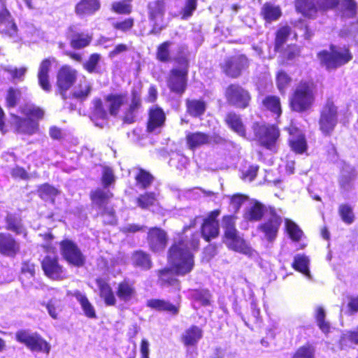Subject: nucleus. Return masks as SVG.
Returning <instances> with one entry per match:
<instances>
[{
    "label": "nucleus",
    "mask_w": 358,
    "mask_h": 358,
    "mask_svg": "<svg viewBox=\"0 0 358 358\" xmlns=\"http://www.w3.org/2000/svg\"><path fill=\"white\" fill-rule=\"evenodd\" d=\"M96 283L100 290V296L104 299L106 304L115 305L116 299L109 285L102 279L96 280Z\"/></svg>",
    "instance_id": "nucleus-35"
},
{
    "label": "nucleus",
    "mask_w": 358,
    "mask_h": 358,
    "mask_svg": "<svg viewBox=\"0 0 358 358\" xmlns=\"http://www.w3.org/2000/svg\"><path fill=\"white\" fill-rule=\"evenodd\" d=\"M132 0H120L111 4V10L122 15H128L132 10Z\"/></svg>",
    "instance_id": "nucleus-49"
},
{
    "label": "nucleus",
    "mask_w": 358,
    "mask_h": 358,
    "mask_svg": "<svg viewBox=\"0 0 358 358\" xmlns=\"http://www.w3.org/2000/svg\"><path fill=\"white\" fill-rule=\"evenodd\" d=\"M268 211L269 208L257 200H251L245 208L243 217L248 221L257 222Z\"/></svg>",
    "instance_id": "nucleus-18"
},
{
    "label": "nucleus",
    "mask_w": 358,
    "mask_h": 358,
    "mask_svg": "<svg viewBox=\"0 0 358 358\" xmlns=\"http://www.w3.org/2000/svg\"><path fill=\"white\" fill-rule=\"evenodd\" d=\"M290 34V28L288 26L281 28L276 34L275 50H279L286 41L287 37Z\"/></svg>",
    "instance_id": "nucleus-63"
},
{
    "label": "nucleus",
    "mask_w": 358,
    "mask_h": 358,
    "mask_svg": "<svg viewBox=\"0 0 358 358\" xmlns=\"http://www.w3.org/2000/svg\"><path fill=\"white\" fill-rule=\"evenodd\" d=\"M156 201V194L154 192H148L141 194L136 199L138 206L142 209H147L154 205Z\"/></svg>",
    "instance_id": "nucleus-56"
},
{
    "label": "nucleus",
    "mask_w": 358,
    "mask_h": 358,
    "mask_svg": "<svg viewBox=\"0 0 358 358\" xmlns=\"http://www.w3.org/2000/svg\"><path fill=\"white\" fill-rule=\"evenodd\" d=\"M98 214L103 217V222L105 224H115L116 223V216L113 208L108 207L104 210L98 212Z\"/></svg>",
    "instance_id": "nucleus-64"
},
{
    "label": "nucleus",
    "mask_w": 358,
    "mask_h": 358,
    "mask_svg": "<svg viewBox=\"0 0 358 358\" xmlns=\"http://www.w3.org/2000/svg\"><path fill=\"white\" fill-rule=\"evenodd\" d=\"M253 130L256 138L262 145L273 150L280 136L278 129L274 125H266L255 123Z\"/></svg>",
    "instance_id": "nucleus-9"
},
{
    "label": "nucleus",
    "mask_w": 358,
    "mask_h": 358,
    "mask_svg": "<svg viewBox=\"0 0 358 358\" xmlns=\"http://www.w3.org/2000/svg\"><path fill=\"white\" fill-rule=\"evenodd\" d=\"M187 144L189 149H194L210 142V136L202 132L189 133L186 136Z\"/></svg>",
    "instance_id": "nucleus-28"
},
{
    "label": "nucleus",
    "mask_w": 358,
    "mask_h": 358,
    "mask_svg": "<svg viewBox=\"0 0 358 358\" xmlns=\"http://www.w3.org/2000/svg\"><path fill=\"white\" fill-rule=\"evenodd\" d=\"M15 340L24 344L32 352L49 354L51 346L39 334L28 329H20L15 333Z\"/></svg>",
    "instance_id": "nucleus-6"
},
{
    "label": "nucleus",
    "mask_w": 358,
    "mask_h": 358,
    "mask_svg": "<svg viewBox=\"0 0 358 358\" xmlns=\"http://www.w3.org/2000/svg\"><path fill=\"white\" fill-rule=\"evenodd\" d=\"M61 255L69 263L80 267L85 263V257L78 245L71 240L65 239L60 242Z\"/></svg>",
    "instance_id": "nucleus-11"
},
{
    "label": "nucleus",
    "mask_w": 358,
    "mask_h": 358,
    "mask_svg": "<svg viewBox=\"0 0 358 358\" xmlns=\"http://www.w3.org/2000/svg\"><path fill=\"white\" fill-rule=\"evenodd\" d=\"M172 43L165 41L162 43L157 50V59L162 62H167L171 60L169 48Z\"/></svg>",
    "instance_id": "nucleus-55"
},
{
    "label": "nucleus",
    "mask_w": 358,
    "mask_h": 358,
    "mask_svg": "<svg viewBox=\"0 0 358 358\" xmlns=\"http://www.w3.org/2000/svg\"><path fill=\"white\" fill-rule=\"evenodd\" d=\"M13 124L16 130L20 134L32 135L38 129V122L31 117L22 118L18 116H13Z\"/></svg>",
    "instance_id": "nucleus-21"
},
{
    "label": "nucleus",
    "mask_w": 358,
    "mask_h": 358,
    "mask_svg": "<svg viewBox=\"0 0 358 358\" xmlns=\"http://www.w3.org/2000/svg\"><path fill=\"white\" fill-rule=\"evenodd\" d=\"M338 108L331 99H328L320 111V130L325 136H329L338 124Z\"/></svg>",
    "instance_id": "nucleus-8"
},
{
    "label": "nucleus",
    "mask_w": 358,
    "mask_h": 358,
    "mask_svg": "<svg viewBox=\"0 0 358 358\" xmlns=\"http://www.w3.org/2000/svg\"><path fill=\"white\" fill-rule=\"evenodd\" d=\"M101 3L99 0H80L76 6V13L82 17L94 14L99 10Z\"/></svg>",
    "instance_id": "nucleus-24"
},
{
    "label": "nucleus",
    "mask_w": 358,
    "mask_h": 358,
    "mask_svg": "<svg viewBox=\"0 0 358 358\" xmlns=\"http://www.w3.org/2000/svg\"><path fill=\"white\" fill-rule=\"evenodd\" d=\"M115 181L113 171L110 167L105 166L103 169L101 182L103 188L107 189Z\"/></svg>",
    "instance_id": "nucleus-62"
},
{
    "label": "nucleus",
    "mask_w": 358,
    "mask_h": 358,
    "mask_svg": "<svg viewBox=\"0 0 358 358\" xmlns=\"http://www.w3.org/2000/svg\"><path fill=\"white\" fill-rule=\"evenodd\" d=\"M225 96L229 104L237 108L248 106L251 96L248 90L238 85H230L226 90Z\"/></svg>",
    "instance_id": "nucleus-10"
},
{
    "label": "nucleus",
    "mask_w": 358,
    "mask_h": 358,
    "mask_svg": "<svg viewBox=\"0 0 358 358\" xmlns=\"http://www.w3.org/2000/svg\"><path fill=\"white\" fill-rule=\"evenodd\" d=\"M148 241L150 248L153 252L162 251L167 243L166 233L158 227L151 228L148 233Z\"/></svg>",
    "instance_id": "nucleus-17"
},
{
    "label": "nucleus",
    "mask_w": 358,
    "mask_h": 358,
    "mask_svg": "<svg viewBox=\"0 0 358 358\" xmlns=\"http://www.w3.org/2000/svg\"><path fill=\"white\" fill-rule=\"evenodd\" d=\"M262 15L267 21H276L282 15L279 6L271 3H265L262 8Z\"/></svg>",
    "instance_id": "nucleus-40"
},
{
    "label": "nucleus",
    "mask_w": 358,
    "mask_h": 358,
    "mask_svg": "<svg viewBox=\"0 0 358 358\" xmlns=\"http://www.w3.org/2000/svg\"><path fill=\"white\" fill-rule=\"evenodd\" d=\"M264 108L270 110L276 117L282 113L280 98L276 96H267L262 101Z\"/></svg>",
    "instance_id": "nucleus-39"
},
{
    "label": "nucleus",
    "mask_w": 358,
    "mask_h": 358,
    "mask_svg": "<svg viewBox=\"0 0 358 358\" xmlns=\"http://www.w3.org/2000/svg\"><path fill=\"white\" fill-rule=\"evenodd\" d=\"M352 54L345 46L340 47L331 45L330 51L323 50L317 54V58L322 66L328 71L336 69L348 64L352 59Z\"/></svg>",
    "instance_id": "nucleus-4"
},
{
    "label": "nucleus",
    "mask_w": 358,
    "mask_h": 358,
    "mask_svg": "<svg viewBox=\"0 0 358 358\" xmlns=\"http://www.w3.org/2000/svg\"><path fill=\"white\" fill-rule=\"evenodd\" d=\"M111 115H117L119 110L127 101L126 94H112L108 95L106 99Z\"/></svg>",
    "instance_id": "nucleus-27"
},
{
    "label": "nucleus",
    "mask_w": 358,
    "mask_h": 358,
    "mask_svg": "<svg viewBox=\"0 0 358 358\" xmlns=\"http://www.w3.org/2000/svg\"><path fill=\"white\" fill-rule=\"evenodd\" d=\"M350 344L358 345V327L353 331H347L341 337L340 346L341 349H344Z\"/></svg>",
    "instance_id": "nucleus-52"
},
{
    "label": "nucleus",
    "mask_w": 358,
    "mask_h": 358,
    "mask_svg": "<svg viewBox=\"0 0 358 358\" xmlns=\"http://www.w3.org/2000/svg\"><path fill=\"white\" fill-rule=\"evenodd\" d=\"M0 34L17 42L22 39V34L19 32L16 24H0Z\"/></svg>",
    "instance_id": "nucleus-41"
},
{
    "label": "nucleus",
    "mask_w": 358,
    "mask_h": 358,
    "mask_svg": "<svg viewBox=\"0 0 358 358\" xmlns=\"http://www.w3.org/2000/svg\"><path fill=\"white\" fill-rule=\"evenodd\" d=\"M45 308L50 316L53 319H57L62 309V302L58 299H52L45 303Z\"/></svg>",
    "instance_id": "nucleus-60"
},
{
    "label": "nucleus",
    "mask_w": 358,
    "mask_h": 358,
    "mask_svg": "<svg viewBox=\"0 0 358 358\" xmlns=\"http://www.w3.org/2000/svg\"><path fill=\"white\" fill-rule=\"evenodd\" d=\"M74 296L81 305V307L85 315L90 318H95L96 313L94 308L93 306L90 303L86 296L81 293L80 292L77 291L75 292Z\"/></svg>",
    "instance_id": "nucleus-42"
},
{
    "label": "nucleus",
    "mask_w": 358,
    "mask_h": 358,
    "mask_svg": "<svg viewBox=\"0 0 358 358\" xmlns=\"http://www.w3.org/2000/svg\"><path fill=\"white\" fill-rule=\"evenodd\" d=\"M178 55L173 58L179 65V68L173 69L169 73L167 80V85L171 91L182 94L185 92L187 87V74H188V59L185 53V48L180 47Z\"/></svg>",
    "instance_id": "nucleus-2"
},
{
    "label": "nucleus",
    "mask_w": 358,
    "mask_h": 358,
    "mask_svg": "<svg viewBox=\"0 0 358 358\" xmlns=\"http://www.w3.org/2000/svg\"><path fill=\"white\" fill-rule=\"evenodd\" d=\"M187 108L189 115L199 117L204 113L206 106L203 101L192 99L187 101Z\"/></svg>",
    "instance_id": "nucleus-43"
},
{
    "label": "nucleus",
    "mask_w": 358,
    "mask_h": 358,
    "mask_svg": "<svg viewBox=\"0 0 358 358\" xmlns=\"http://www.w3.org/2000/svg\"><path fill=\"white\" fill-rule=\"evenodd\" d=\"M225 121L228 126L240 136L245 134V127L240 115L231 112L227 115Z\"/></svg>",
    "instance_id": "nucleus-34"
},
{
    "label": "nucleus",
    "mask_w": 358,
    "mask_h": 358,
    "mask_svg": "<svg viewBox=\"0 0 358 358\" xmlns=\"http://www.w3.org/2000/svg\"><path fill=\"white\" fill-rule=\"evenodd\" d=\"M132 264L134 266L143 270H148L152 267V261L149 254L138 250L133 253L131 257Z\"/></svg>",
    "instance_id": "nucleus-32"
},
{
    "label": "nucleus",
    "mask_w": 358,
    "mask_h": 358,
    "mask_svg": "<svg viewBox=\"0 0 358 358\" xmlns=\"http://www.w3.org/2000/svg\"><path fill=\"white\" fill-rule=\"evenodd\" d=\"M151 20H157L158 15H162L165 9V0H156L148 5Z\"/></svg>",
    "instance_id": "nucleus-53"
},
{
    "label": "nucleus",
    "mask_w": 358,
    "mask_h": 358,
    "mask_svg": "<svg viewBox=\"0 0 358 358\" xmlns=\"http://www.w3.org/2000/svg\"><path fill=\"white\" fill-rule=\"evenodd\" d=\"M290 146L296 153H303L306 150V141L302 134L297 136H292L289 139Z\"/></svg>",
    "instance_id": "nucleus-54"
},
{
    "label": "nucleus",
    "mask_w": 358,
    "mask_h": 358,
    "mask_svg": "<svg viewBox=\"0 0 358 358\" xmlns=\"http://www.w3.org/2000/svg\"><path fill=\"white\" fill-rule=\"evenodd\" d=\"M285 225L290 238L295 241H299L303 235V231L294 222L288 219L285 220Z\"/></svg>",
    "instance_id": "nucleus-59"
},
{
    "label": "nucleus",
    "mask_w": 358,
    "mask_h": 358,
    "mask_svg": "<svg viewBox=\"0 0 358 358\" xmlns=\"http://www.w3.org/2000/svg\"><path fill=\"white\" fill-rule=\"evenodd\" d=\"M135 290L129 283L123 282L118 285L116 294L117 297L124 301H128L134 296Z\"/></svg>",
    "instance_id": "nucleus-45"
},
{
    "label": "nucleus",
    "mask_w": 358,
    "mask_h": 358,
    "mask_svg": "<svg viewBox=\"0 0 358 358\" xmlns=\"http://www.w3.org/2000/svg\"><path fill=\"white\" fill-rule=\"evenodd\" d=\"M201 234L206 241L217 237L219 234L218 222L204 221L201 227Z\"/></svg>",
    "instance_id": "nucleus-38"
},
{
    "label": "nucleus",
    "mask_w": 358,
    "mask_h": 358,
    "mask_svg": "<svg viewBox=\"0 0 358 358\" xmlns=\"http://www.w3.org/2000/svg\"><path fill=\"white\" fill-rule=\"evenodd\" d=\"M356 177L355 171L350 166L343 167L339 179V185L343 194L349 193L354 189V180Z\"/></svg>",
    "instance_id": "nucleus-23"
},
{
    "label": "nucleus",
    "mask_w": 358,
    "mask_h": 358,
    "mask_svg": "<svg viewBox=\"0 0 358 358\" xmlns=\"http://www.w3.org/2000/svg\"><path fill=\"white\" fill-rule=\"evenodd\" d=\"M92 40L88 34H75L71 36V45L73 48L80 49L87 46Z\"/></svg>",
    "instance_id": "nucleus-50"
},
{
    "label": "nucleus",
    "mask_w": 358,
    "mask_h": 358,
    "mask_svg": "<svg viewBox=\"0 0 358 358\" xmlns=\"http://www.w3.org/2000/svg\"><path fill=\"white\" fill-rule=\"evenodd\" d=\"M203 331L197 326H192L186 329L182 335V341L185 345H194L201 338Z\"/></svg>",
    "instance_id": "nucleus-29"
},
{
    "label": "nucleus",
    "mask_w": 358,
    "mask_h": 358,
    "mask_svg": "<svg viewBox=\"0 0 358 358\" xmlns=\"http://www.w3.org/2000/svg\"><path fill=\"white\" fill-rule=\"evenodd\" d=\"M316 89L312 82H301L290 98V107L292 110L303 113L309 110L313 105Z\"/></svg>",
    "instance_id": "nucleus-3"
},
{
    "label": "nucleus",
    "mask_w": 358,
    "mask_h": 358,
    "mask_svg": "<svg viewBox=\"0 0 358 358\" xmlns=\"http://www.w3.org/2000/svg\"><path fill=\"white\" fill-rule=\"evenodd\" d=\"M19 243L9 234L0 233V252L13 257L19 251Z\"/></svg>",
    "instance_id": "nucleus-22"
},
{
    "label": "nucleus",
    "mask_w": 358,
    "mask_h": 358,
    "mask_svg": "<svg viewBox=\"0 0 358 358\" xmlns=\"http://www.w3.org/2000/svg\"><path fill=\"white\" fill-rule=\"evenodd\" d=\"M6 221L7 224V229L12 231L17 234L24 233V229L19 216L13 214H8L6 217Z\"/></svg>",
    "instance_id": "nucleus-44"
},
{
    "label": "nucleus",
    "mask_w": 358,
    "mask_h": 358,
    "mask_svg": "<svg viewBox=\"0 0 358 358\" xmlns=\"http://www.w3.org/2000/svg\"><path fill=\"white\" fill-rule=\"evenodd\" d=\"M338 10L341 15L346 18H353L358 10V3L355 0H339Z\"/></svg>",
    "instance_id": "nucleus-30"
},
{
    "label": "nucleus",
    "mask_w": 358,
    "mask_h": 358,
    "mask_svg": "<svg viewBox=\"0 0 358 358\" xmlns=\"http://www.w3.org/2000/svg\"><path fill=\"white\" fill-rule=\"evenodd\" d=\"M91 92V85L85 78L80 80V83L75 87L73 96L78 99H86Z\"/></svg>",
    "instance_id": "nucleus-46"
},
{
    "label": "nucleus",
    "mask_w": 358,
    "mask_h": 358,
    "mask_svg": "<svg viewBox=\"0 0 358 358\" xmlns=\"http://www.w3.org/2000/svg\"><path fill=\"white\" fill-rule=\"evenodd\" d=\"M60 193V192L55 187L45 183L38 188V194L41 199L44 201H50L52 203L55 202V197Z\"/></svg>",
    "instance_id": "nucleus-37"
},
{
    "label": "nucleus",
    "mask_w": 358,
    "mask_h": 358,
    "mask_svg": "<svg viewBox=\"0 0 358 358\" xmlns=\"http://www.w3.org/2000/svg\"><path fill=\"white\" fill-rule=\"evenodd\" d=\"M41 266L45 274L53 280H60L64 278V270L55 254L47 255L41 262Z\"/></svg>",
    "instance_id": "nucleus-14"
},
{
    "label": "nucleus",
    "mask_w": 358,
    "mask_h": 358,
    "mask_svg": "<svg viewBox=\"0 0 358 358\" xmlns=\"http://www.w3.org/2000/svg\"><path fill=\"white\" fill-rule=\"evenodd\" d=\"M222 227L224 229V242L225 244L235 251L245 252V242L238 235V232L236 229L234 217L231 215L224 216Z\"/></svg>",
    "instance_id": "nucleus-5"
},
{
    "label": "nucleus",
    "mask_w": 358,
    "mask_h": 358,
    "mask_svg": "<svg viewBox=\"0 0 358 358\" xmlns=\"http://www.w3.org/2000/svg\"><path fill=\"white\" fill-rule=\"evenodd\" d=\"M281 223V217L277 215L274 208L269 207L268 217L259 225L258 229L264 234L268 241H273L277 236Z\"/></svg>",
    "instance_id": "nucleus-12"
},
{
    "label": "nucleus",
    "mask_w": 358,
    "mask_h": 358,
    "mask_svg": "<svg viewBox=\"0 0 358 358\" xmlns=\"http://www.w3.org/2000/svg\"><path fill=\"white\" fill-rule=\"evenodd\" d=\"M113 196V193L109 189L105 188H97L90 192L92 206L97 212L110 207L108 203Z\"/></svg>",
    "instance_id": "nucleus-19"
},
{
    "label": "nucleus",
    "mask_w": 358,
    "mask_h": 358,
    "mask_svg": "<svg viewBox=\"0 0 358 358\" xmlns=\"http://www.w3.org/2000/svg\"><path fill=\"white\" fill-rule=\"evenodd\" d=\"M136 186L141 189L148 188L153 181V176L147 171L141 168L133 169Z\"/></svg>",
    "instance_id": "nucleus-31"
},
{
    "label": "nucleus",
    "mask_w": 358,
    "mask_h": 358,
    "mask_svg": "<svg viewBox=\"0 0 358 358\" xmlns=\"http://www.w3.org/2000/svg\"><path fill=\"white\" fill-rule=\"evenodd\" d=\"M76 78V71L70 66H64L59 70L57 85L64 99H66V92L74 84Z\"/></svg>",
    "instance_id": "nucleus-15"
},
{
    "label": "nucleus",
    "mask_w": 358,
    "mask_h": 358,
    "mask_svg": "<svg viewBox=\"0 0 358 358\" xmlns=\"http://www.w3.org/2000/svg\"><path fill=\"white\" fill-rule=\"evenodd\" d=\"M147 305L151 308L159 311H166L173 315H176L178 313V309L176 306L164 300L150 299L148 301Z\"/></svg>",
    "instance_id": "nucleus-33"
},
{
    "label": "nucleus",
    "mask_w": 358,
    "mask_h": 358,
    "mask_svg": "<svg viewBox=\"0 0 358 358\" xmlns=\"http://www.w3.org/2000/svg\"><path fill=\"white\" fill-rule=\"evenodd\" d=\"M148 115L147 131L155 134H159L166 120L164 112L159 107L155 106L150 108Z\"/></svg>",
    "instance_id": "nucleus-16"
},
{
    "label": "nucleus",
    "mask_w": 358,
    "mask_h": 358,
    "mask_svg": "<svg viewBox=\"0 0 358 358\" xmlns=\"http://www.w3.org/2000/svg\"><path fill=\"white\" fill-rule=\"evenodd\" d=\"M192 299L201 306H208L210 304V294L207 289H195L191 292Z\"/></svg>",
    "instance_id": "nucleus-51"
},
{
    "label": "nucleus",
    "mask_w": 358,
    "mask_h": 358,
    "mask_svg": "<svg viewBox=\"0 0 358 358\" xmlns=\"http://www.w3.org/2000/svg\"><path fill=\"white\" fill-rule=\"evenodd\" d=\"M141 105V100L138 93L133 90L132 99L129 108L124 112L122 120L124 123L131 124L135 121L136 113Z\"/></svg>",
    "instance_id": "nucleus-26"
},
{
    "label": "nucleus",
    "mask_w": 358,
    "mask_h": 358,
    "mask_svg": "<svg viewBox=\"0 0 358 358\" xmlns=\"http://www.w3.org/2000/svg\"><path fill=\"white\" fill-rule=\"evenodd\" d=\"M20 91L13 87L9 88L6 97V105L9 108L15 107L20 99Z\"/></svg>",
    "instance_id": "nucleus-61"
},
{
    "label": "nucleus",
    "mask_w": 358,
    "mask_h": 358,
    "mask_svg": "<svg viewBox=\"0 0 358 358\" xmlns=\"http://www.w3.org/2000/svg\"><path fill=\"white\" fill-rule=\"evenodd\" d=\"M197 6V0H186L183 9L178 15V20H187L193 14Z\"/></svg>",
    "instance_id": "nucleus-58"
},
{
    "label": "nucleus",
    "mask_w": 358,
    "mask_h": 358,
    "mask_svg": "<svg viewBox=\"0 0 358 358\" xmlns=\"http://www.w3.org/2000/svg\"><path fill=\"white\" fill-rule=\"evenodd\" d=\"M198 245L199 239L193 238L189 244L181 239L171 247L169 260L178 274L185 275L192 270L194 259L189 250L190 248L195 249Z\"/></svg>",
    "instance_id": "nucleus-1"
},
{
    "label": "nucleus",
    "mask_w": 358,
    "mask_h": 358,
    "mask_svg": "<svg viewBox=\"0 0 358 358\" xmlns=\"http://www.w3.org/2000/svg\"><path fill=\"white\" fill-rule=\"evenodd\" d=\"M159 281L162 286H173L178 287L179 283L170 269H164L159 271Z\"/></svg>",
    "instance_id": "nucleus-47"
},
{
    "label": "nucleus",
    "mask_w": 358,
    "mask_h": 358,
    "mask_svg": "<svg viewBox=\"0 0 358 358\" xmlns=\"http://www.w3.org/2000/svg\"><path fill=\"white\" fill-rule=\"evenodd\" d=\"M292 358H315V350L311 345H305L296 350Z\"/></svg>",
    "instance_id": "nucleus-57"
},
{
    "label": "nucleus",
    "mask_w": 358,
    "mask_h": 358,
    "mask_svg": "<svg viewBox=\"0 0 358 358\" xmlns=\"http://www.w3.org/2000/svg\"><path fill=\"white\" fill-rule=\"evenodd\" d=\"M338 214L342 221L347 224H351L355 221L353 208L348 203H343L338 206Z\"/></svg>",
    "instance_id": "nucleus-48"
},
{
    "label": "nucleus",
    "mask_w": 358,
    "mask_h": 358,
    "mask_svg": "<svg viewBox=\"0 0 358 358\" xmlns=\"http://www.w3.org/2000/svg\"><path fill=\"white\" fill-rule=\"evenodd\" d=\"M309 262L308 257L299 254L294 257L292 266L295 270L303 273L308 279H310L311 275L308 268Z\"/></svg>",
    "instance_id": "nucleus-36"
},
{
    "label": "nucleus",
    "mask_w": 358,
    "mask_h": 358,
    "mask_svg": "<svg viewBox=\"0 0 358 358\" xmlns=\"http://www.w3.org/2000/svg\"><path fill=\"white\" fill-rule=\"evenodd\" d=\"M90 117L96 127H103L105 121L108 118V111L100 99L93 100Z\"/></svg>",
    "instance_id": "nucleus-20"
},
{
    "label": "nucleus",
    "mask_w": 358,
    "mask_h": 358,
    "mask_svg": "<svg viewBox=\"0 0 358 358\" xmlns=\"http://www.w3.org/2000/svg\"><path fill=\"white\" fill-rule=\"evenodd\" d=\"M248 60L245 55H236L224 60L222 69L226 75L231 78H238L242 71L248 68Z\"/></svg>",
    "instance_id": "nucleus-13"
},
{
    "label": "nucleus",
    "mask_w": 358,
    "mask_h": 358,
    "mask_svg": "<svg viewBox=\"0 0 358 358\" xmlns=\"http://www.w3.org/2000/svg\"><path fill=\"white\" fill-rule=\"evenodd\" d=\"M339 0H296V9L303 16L314 18L318 10L332 9L337 6Z\"/></svg>",
    "instance_id": "nucleus-7"
},
{
    "label": "nucleus",
    "mask_w": 358,
    "mask_h": 358,
    "mask_svg": "<svg viewBox=\"0 0 358 358\" xmlns=\"http://www.w3.org/2000/svg\"><path fill=\"white\" fill-rule=\"evenodd\" d=\"M52 60L50 59H44L40 64L38 78L40 86L45 91L49 92L51 90V85L49 82V71L51 69Z\"/></svg>",
    "instance_id": "nucleus-25"
}]
</instances>
